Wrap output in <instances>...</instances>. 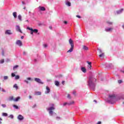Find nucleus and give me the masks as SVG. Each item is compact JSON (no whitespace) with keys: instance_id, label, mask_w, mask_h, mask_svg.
Returning a JSON list of instances; mask_svg holds the SVG:
<instances>
[{"instance_id":"nucleus-1","label":"nucleus","mask_w":124,"mask_h":124,"mask_svg":"<svg viewBox=\"0 0 124 124\" xmlns=\"http://www.w3.org/2000/svg\"><path fill=\"white\" fill-rule=\"evenodd\" d=\"M95 82H96V79L93 77H90L88 82L89 87L91 88H94V87H95Z\"/></svg>"},{"instance_id":"nucleus-2","label":"nucleus","mask_w":124,"mask_h":124,"mask_svg":"<svg viewBox=\"0 0 124 124\" xmlns=\"http://www.w3.org/2000/svg\"><path fill=\"white\" fill-rule=\"evenodd\" d=\"M69 43L70 45H71V48L67 51V53H71L73 51V49H74V43H73V40L71 39L69 40Z\"/></svg>"},{"instance_id":"nucleus-3","label":"nucleus","mask_w":124,"mask_h":124,"mask_svg":"<svg viewBox=\"0 0 124 124\" xmlns=\"http://www.w3.org/2000/svg\"><path fill=\"white\" fill-rule=\"evenodd\" d=\"M55 110V108L54 107H51L47 108V111H49V114L51 116L53 115V110Z\"/></svg>"},{"instance_id":"nucleus-4","label":"nucleus","mask_w":124,"mask_h":124,"mask_svg":"<svg viewBox=\"0 0 124 124\" xmlns=\"http://www.w3.org/2000/svg\"><path fill=\"white\" fill-rule=\"evenodd\" d=\"M16 44L18 45V46H19V47L23 46V43H22V41L20 40L16 41Z\"/></svg>"},{"instance_id":"nucleus-5","label":"nucleus","mask_w":124,"mask_h":124,"mask_svg":"<svg viewBox=\"0 0 124 124\" xmlns=\"http://www.w3.org/2000/svg\"><path fill=\"white\" fill-rule=\"evenodd\" d=\"M34 81L35 82H36L37 83H38L39 84H43V82L42 81H41V79H40V78H34Z\"/></svg>"},{"instance_id":"nucleus-6","label":"nucleus","mask_w":124,"mask_h":124,"mask_svg":"<svg viewBox=\"0 0 124 124\" xmlns=\"http://www.w3.org/2000/svg\"><path fill=\"white\" fill-rule=\"evenodd\" d=\"M16 30L17 31H19V32H21V33H23V32H22V31L21 30V29L20 28V26L16 25Z\"/></svg>"},{"instance_id":"nucleus-7","label":"nucleus","mask_w":124,"mask_h":124,"mask_svg":"<svg viewBox=\"0 0 124 124\" xmlns=\"http://www.w3.org/2000/svg\"><path fill=\"white\" fill-rule=\"evenodd\" d=\"M17 119L19 121H23V120H24V116H22L21 114H19L17 117Z\"/></svg>"},{"instance_id":"nucleus-8","label":"nucleus","mask_w":124,"mask_h":124,"mask_svg":"<svg viewBox=\"0 0 124 124\" xmlns=\"http://www.w3.org/2000/svg\"><path fill=\"white\" fill-rule=\"evenodd\" d=\"M87 63H88V64H89V65H88V67L89 69H92V65L91 64H92V62L87 61Z\"/></svg>"},{"instance_id":"nucleus-9","label":"nucleus","mask_w":124,"mask_h":124,"mask_svg":"<svg viewBox=\"0 0 124 124\" xmlns=\"http://www.w3.org/2000/svg\"><path fill=\"white\" fill-rule=\"evenodd\" d=\"M32 81V79H31V78H27V80H24V82H25V83H27V84H29V81Z\"/></svg>"},{"instance_id":"nucleus-10","label":"nucleus","mask_w":124,"mask_h":124,"mask_svg":"<svg viewBox=\"0 0 124 124\" xmlns=\"http://www.w3.org/2000/svg\"><path fill=\"white\" fill-rule=\"evenodd\" d=\"M74 103V102L72 101L70 103H65L63 104V106H65L66 105H71L72 104H73Z\"/></svg>"},{"instance_id":"nucleus-11","label":"nucleus","mask_w":124,"mask_h":124,"mask_svg":"<svg viewBox=\"0 0 124 124\" xmlns=\"http://www.w3.org/2000/svg\"><path fill=\"white\" fill-rule=\"evenodd\" d=\"M82 49L85 51H88V50H89V48L86 46H82Z\"/></svg>"},{"instance_id":"nucleus-12","label":"nucleus","mask_w":124,"mask_h":124,"mask_svg":"<svg viewBox=\"0 0 124 124\" xmlns=\"http://www.w3.org/2000/svg\"><path fill=\"white\" fill-rule=\"evenodd\" d=\"M106 31H113V28H107L105 30Z\"/></svg>"},{"instance_id":"nucleus-13","label":"nucleus","mask_w":124,"mask_h":124,"mask_svg":"<svg viewBox=\"0 0 124 124\" xmlns=\"http://www.w3.org/2000/svg\"><path fill=\"white\" fill-rule=\"evenodd\" d=\"M20 99H21V98L19 96H18V97H16V98H15L14 99V101H15V102L19 101V100H20Z\"/></svg>"},{"instance_id":"nucleus-14","label":"nucleus","mask_w":124,"mask_h":124,"mask_svg":"<svg viewBox=\"0 0 124 124\" xmlns=\"http://www.w3.org/2000/svg\"><path fill=\"white\" fill-rule=\"evenodd\" d=\"M81 71H82V72H84V73H86V72H87V69H86V68L85 67H82Z\"/></svg>"},{"instance_id":"nucleus-15","label":"nucleus","mask_w":124,"mask_h":124,"mask_svg":"<svg viewBox=\"0 0 124 124\" xmlns=\"http://www.w3.org/2000/svg\"><path fill=\"white\" fill-rule=\"evenodd\" d=\"M46 93H50V88H49L48 86H46Z\"/></svg>"},{"instance_id":"nucleus-16","label":"nucleus","mask_w":124,"mask_h":124,"mask_svg":"<svg viewBox=\"0 0 124 124\" xmlns=\"http://www.w3.org/2000/svg\"><path fill=\"white\" fill-rule=\"evenodd\" d=\"M39 8L41 11H45L46 10V9L44 7H39Z\"/></svg>"},{"instance_id":"nucleus-17","label":"nucleus","mask_w":124,"mask_h":124,"mask_svg":"<svg viewBox=\"0 0 124 124\" xmlns=\"http://www.w3.org/2000/svg\"><path fill=\"white\" fill-rule=\"evenodd\" d=\"M13 15L15 18H17V13L16 12H14L13 13Z\"/></svg>"},{"instance_id":"nucleus-18","label":"nucleus","mask_w":124,"mask_h":124,"mask_svg":"<svg viewBox=\"0 0 124 124\" xmlns=\"http://www.w3.org/2000/svg\"><path fill=\"white\" fill-rule=\"evenodd\" d=\"M14 99H15V98H14V97H13V96H10L9 97V100L10 101H12L13 100L14 101Z\"/></svg>"},{"instance_id":"nucleus-19","label":"nucleus","mask_w":124,"mask_h":124,"mask_svg":"<svg viewBox=\"0 0 124 124\" xmlns=\"http://www.w3.org/2000/svg\"><path fill=\"white\" fill-rule=\"evenodd\" d=\"M35 95H41V92H37L35 93Z\"/></svg>"},{"instance_id":"nucleus-20","label":"nucleus","mask_w":124,"mask_h":124,"mask_svg":"<svg viewBox=\"0 0 124 124\" xmlns=\"http://www.w3.org/2000/svg\"><path fill=\"white\" fill-rule=\"evenodd\" d=\"M6 33H7V34H11V31L10 30H7L6 31Z\"/></svg>"},{"instance_id":"nucleus-21","label":"nucleus","mask_w":124,"mask_h":124,"mask_svg":"<svg viewBox=\"0 0 124 124\" xmlns=\"http://www.w3.org/2000/svg\"><path fill=\"white\" fill-rule=\"evenodd\" d=\"M13 88H15L16 90H18V85H17V84H15Z\"/></svg>"},{"instance_id":"nucleus-22","label":"nucleus","mask_w":124,"mask_h":124,"mask_svg":"<svg viewBox=\"0 0 124 124\" xmlns=\"http://www.w3.org/2000/svg\"><path fill=\"white\" fill-rule=\"evenodd\" d=\"M2 116H3V117H7V116H8V114L5 112H3L2 114Z\"/></svg>"},{"instance_id":"nucleus-23","label":"nucleus","mask_w":124,"mask_h":124,"mask_svg":"<svg viewBox=\"0 0 124 124\" xmlns=\"http://www.w3.org/2000/svg\"><path fill=\"white\" fill-rule=\"evenodd\" d=\"M18 19L19 20V21H22V16H21V15H18Z\"/></svg>"},{"instance_id":"nucleus-24","label":"nucleus","mask_w":124,"mask_h":124,"mask_svg":"<svg viewBox=\"0 0 124 124\" xmlns=\"http://www.w3.org/2000/svg\"><path fill=\"white\" fill-rule=\"evenodd\" d=\"M33 32L37 33L38 32V30L37 29H34L33 30Z\"/></svg>"},{"instance_id":"nucleus-25","label":"nucleus","mask_w":124,"mask_h":124,"mask_svg":"<svg viewBox=\"0 0 124 124\" xmlns=\"http://www.w3.org/2000/svg\"><path fill=\"white\" fill-rule=\"evenodd\" d=\"M20 78V76H16L15 77V79H16V80H18V79Z\"/></svg>"},{"instance_id":"nucleus-26","label":"nucleus","mask_w":124,"mask_h":124,"mask_svg":"<svg viewBox=\"0 0 124 124\" xmlns=\"http://www.w3.org/2000/svg\"><path fill=\"white\" fill-rule=\"evenodd\" d=\"M55 84L56 86H59V85H60V82H59L58 81H55Z\"/></svg>"},{"instance_id":"nucleus-27","label":"nucleus","mask_w":124,"mask_h":124,"mask_svg":"<svg viewBox=\"0 0 124 124\" xmlns=\"http://www.w3.org/2000/svg\"><path fill=\"white\" fill-rule=\"evenodd\" d=\"M109 97H110V98H115V95H109Z\"/></svg>"},{"instance_id":"nucleus-28","label":"nucleus","mask_w":124,"mask_h":124,"mask_svg":"<svg viewBox=\"0 0 124 124\" xmlns=\"http://www.w3.org/2000/svg\"><path fill=\"white\" fill-rule=\"evenodd\" d=\"M99 57L100 58H101V57H104V53L100 54V55H99Z\"/></svg>"},{"instance_id":"nucleus-29","label":"nucleus","mask_w":124,"mask_h":124,"mask_svg":"<svg viewBox=\"0 0 124 124\" xmlns=\"http://www.w3.org/2000/svg\"><path fill=\"white\" fill-rule=\"evenodd\" d=\"M18 67H19L18 65H15L14 67H13V70H15V69H16V68H18Z\"/></svg>"},{"instance_id":"nucleus-30","label":"nucleus","mask_w":124,"mask_h":124,"mask_svg":"<svg viewBox=\"0 0 124 124\" xmlns=\"http://www.w3.org/2000/svg\"><path fill=\"white\" fill-rule=\"evenodd\" d=\"M66 4H67V5H68V6H71V3H70V2H67Z\"/></svg>"},{"instance_id":"nucleus-31","label":"nucleus","mask_w":124,"mask_h":124,"mask_svg":"<svg viewBox=\"0 0 124 124\" xmlns=\"http://www.w3.org/2000/svg\"><path fill=\"white\" fill-rule=\"evenodd\" d=\"M98 53H99V54H102V53H103V52H102V51L101 50V49H98Z\"/></svg>"},{"instance_id":"nucleus-32","label":"nucleus","mask_w":124,"mask_h":124,"mask_svg":"<svg viewBox=\"0 0 124 124\" xmlns=\"http://www.w3.org/2000/svg\"><path fill=\"white\" fill-rule=\"evenodd\" d=\"M13 107H14V108H15L16 109H19V107H18L17 106H16L15 105H13Z\"/></svg>"},{"instance_id":"nucleus-33","label":"nucleus","mask_w":124,"mask_h":124,"mask_svg":"<svg viewBox=\"0 0 124 124\" xmlns=\"http://www.w3.org/2000/svg\"><path fill=\"white\" fill-rule=\"evenodd\" d=\"M67 97L69 98V99H71V96H70V94H68Z\"/></svg>"},{"instance_id":"nucleus-34","label":"nucleus","mask_w":124,"mask_h":124,"mask_svg":"<svg viewBox=\"0 0 124 124\" xmlns=\"http://www.w3.org/2000/svg\"><path fill=\"white\" fill-rule=\"evenodd\" d=\"M4 62V59H1L0 61V63H3Z\"/></svg>"},{"instance_id":"nucleus-35","label":"nucleus","mask_w":124,"mask_h":124,"mask_svg":"<svg viewBox=\"0 0 124 124\" xmlns=\"http://www.w3.org/2000/svg\"><path fill=\"white\" fill-rule=\"evenodd\" d=\"M7 79H8V77L6 76H4V80H7Z\"/></svg>"},{"instance_id":"nucleus-36","label":"nucleus","mask_w":124,"mask_h":124,"mask_svg":"<svg viewBox=\"0 0 124 124\" xmlns=\"http://www.w3.org/2000/svg\"><path fill=\"white\" fill-rule=\"evenodd\" d=\"M123 10H124V9H122L120 10V11H118L117 12V13H121V12H122Z\"/></svg>"},{"instance_id":"nucleus-37","label":"nucleus","mask_w":124,"mask_h":124,"mask_svg":"<svg viewBox=\"0 0 124 124\" xmlns=\"http://www.w3.org/2000/svg\"><path fill=\"white\" fill-rule=\"evenodd\" d=\"M9 118H10L11 119H13L14 116L13 115L11 114L9 116Z\"/></svg>"},{"instance_id":"nucleus-38","label":"nucleus","mask_w":124,"mask_h":124,"mask_svg":"<svg viewBox=\"0 0 124 124\" xmlns=\"http://www.w3.org/2000/svg\"><path fill=\"white\" fill-rule=\"evenodd\" d=\"M123 82V81L122 80H119L118 81V83H119V84H121Z\"/></svg>"},{"instance_id":"nucleus-39","label":"nucleus","mask_w":124,"mask_h":124,"mask_svg":"<svg viewBox=\"0 0 124 124\" xmlns=\"http://www.w3.org/2000/svg\"><path fill=\"white\" fill-rule=\"evenodd\" d=\"M12 77H15L16 76L15 75V74L12 73Z\"/></svg>"},{"instance_id":"nucleus-40","label":"nucleus","mask_w":124,"mask_h":124,"mask_svg":"<svg viewBox=\"0 0 124 124\" xmlns=\"http://www.w3.org/2000/svg\"><path fill=\"white\" fill-rule=\"evenodd\" d=\"M1 106L3 108H5V107H6V105H4V104H2Z\"/></svg>"},{"instance_id":"nucleus-41","label":"nucleus","mask_w":124,"mask_h":124,"mask_svg":"<svg viewBox=\"0 0 124 124\" xmlns=\"http://www.w3.org/2000/svg\"><path fill=\"white\" fill-rule=\"evenodd\" d=\"M43 46H44V48H46V47H47V46L46 44H44V45H43Z\"/></svg>"},{"instance_id":"nucleus-42","label":"nucleus","mask_w":124,"mask_h":124,"mask_svg":"<svg viewBox=\"0 0 124 124\" xmlns=\"http://www.w3.org/2000/svg\"><path fill=\"white\" fill-rule=\"evenodd\" d=\"M1 91L3 92L4 93H5V90H4V89H3V88H1Z\"/></svg>"},{"instance_id":"nucleus-43","label":"nucleus","mask_w":124,"mask_h":124,"mask_svg":"<svg viewBox=\"0 0 124 124\" xmlns=\"http://www.w3.org/2000/svg\"><path fill=\"white\" fill-rule=\"evenodd\" d=\"M107 23L108 24H109V25H112V22H109V21H107Z\"/></svg>"},{"instance_id":"nucleus-44","label":"nucleus","mask_w":124,"mask_h":124,"mask_svg":"<svg viewBox=\"0 0 124 124\" xmlns=\"http://www.w3.org/2000/svg\"><path fill=\"white\" fill-rule=\"evenodd\" d=\"M2 56H4V51H3V50L2 51Z\"/></svg>"},{"instance_id":"nucleus-45","label":"nucleus","mask_w":124,"mask_h":124,"mask_svg":"<svg viewBox=\"0 0 124 124\" xmlns=\"http://www.w3.org/2000/svg\"><path fill=\"white\" fill-rule=\"evenodd\" d=\"M63 23H64V24H65V25H66V24H67V21H64L63 22Z\"/></svg>"},{"instance_id":"nucleus-46","label":"nucleus","mask_w":124,"mask_h":124,"mask_svg":"<svg viewBox=\"0 0 124 124\" xmlns=\"http://www.w3.org/2000/svg\"><path fill=\"white\" fill-rule=\"evenodd\" d=\"M76 93H77V92H76L74 91V92H73V94H74V95H76Z\"/></svg>"},{"instance_id":"nucleus-47","label":"nucleus","mask_w":124,"mask_h":124,"mask_svg":"<svg viewBox=\"0 0 124 124\" xmlns=\"http://www.w3.org/2000/svg\"><path fill=\"white\" fill-rule=\"evenodd\" d=\"M65 82V81H62V85H64Z\"/></svg>"},{"instance_id":"nucleus-48","label":"nucleus","mask_w":124,"mask_h":124,"mask_svg":"<svg viewBox=\"0 0 124 124\" xmlns=\"http://www.w3.org/2000/svg\"><path fill=\"white\" fill-rule=\"evenodd\" d=\"M76 17H77V18H81V16H76Z\"/></svg>"},{"instance_id":"nucleus-49","label":"nucleus","mask_w":124,"mask_h":124,"mask_svg":"<svg viewBox=\"0 0 124 124\" xmlns=\"http://www.w3.org/2000/svg\"><path fill=\"white\" fill-rule=\"evenodd\" d=\"M56 119H57V120H60V119H61V117H56Z\"/></svg>"},{"instance_id":"nucleus-50","label":"nucleus","mask_w":124,"mask_h":124,"mask_svg":"<svg viewBox=\"0 0 124 124\" xmlns=\"http://www.w3.org/2000/svg\"><path fill=\"white\" fill-rule=\"evenodd\" d=\"M97 124H101V122L99 121V122L97 123Z\"/></svg>"},{"instance_id":"nucleus-51","label":"nucleus","mask_w":124,"mask_h":124,"mask_svg":"<svg viewBox=\"0 0 124 124\" xmlns=\"http://www.w3.org/2000/svg\"><path fill=\"white\" fill-rule=\"evenodd\" d=\"M31 34H33V31H31Z\"/></svg>"},{"instance_id":"nucleus-52","label":"nucleus","mask_w":124,"mask_h":124,"mask_svg":"<svg viewBox=\"0 0 124 124\" xmlns=\"http://www.w3.org/2000/svg\"><path fill=\"white\" fill-rule=\"evenodd\" d=\"M30 31H33V29H32V28H30Z\"/></svg>"},{"instance_id":"nucleus-53","label":"nucleus","mask_w":124,"mask_h":124,"mask_svg":"<svg viewBox=\"0 0 124 124\" xmlns=\"http://www.w3.org/2000/svg\"><path fill=\"white\" fill-rule=\"evenodd\" d=\"M2 121V119L1 118H0V124H1V121Z\"/></svg>"},{"instance_id":"nucleus-54","label":"nucleus","mask_w":124,"mask_h":124,"mask_svg":"<svg viewBox=\"0 0 124 124\" xmlns=\"http://www.w3.org/2000/svg\"><path fill=\"white\" fill-rule=\"evenodd\" d=\"M29 98H30V99H31V96L29 95Z\"/></svg>"},{"instance_id":"nucleus-55","label":"nucleus","mask_w":124,"mask_h":124,"mask_svg":"<svg viewBox=\"0 0 124 124\" xmlns=\"http://www.w3.org/2000/svg\"><path fill=\"white\" fill-rule=\"evenodd\" d=\"M21 39H24V36H21Z\"/></svg>"},{"instance_id":"nucleus-56","label":"nucleus","mask_w":124,"mask_h":124,"mask_svg":"<svg viewBox=\"0 0 124 124\" xmlns=\"http://www.w3.org/2000/svg\"><path fill=\"white\" fill-rule=\"evenodd\" d=\"M27 29H28V30H29V31H30V30H31V28H30V27L27 28Z\"/></svg>"},{"instance_id":"nucleus-57","label":"nucleus","mask_w":124,"mask_h":124,"mask_svg":"<svg viewBox=\"0 0 124 124\" xmlns=\"http://www.w3.org/2000/svg\"><path fill=\"white\" fill-rule=\"evenodd\" d=\"M49 29H50V30H52V26H50V27H49Z\"/></svg>"},{"instance_id":"nucleus-58","label":"nucleus","mask_w":124,"mask_h":124,"mask_svg":"<svg viewBox=\"0 0 124 124\" xmlns=\"http://www.w3.org/2000/svg\"><path fill=\"white\" fill-rule=\"evenodd\" d=\"M22 4H25V2H24V1H22Z\"/></svg>"},{"instance_id":"nucleus-59","label":"nucleus","mask_w":124,"mask_h":124,"mask_svg":"<svg viewBox=\"0 0 124 124\" xmlns=\"http://www.w3.org/2000/svg\"><path fill=\"white\" fill-rule=\"evenodd\" d=\"M94 102H95L96 103V100H94Z\"/></svg>"},{"instance_id":"nucleus-60","label":"nucleus","mask_w":124,"mask_h":124,"mask_svg":"<svg viewBox=\"0 0 124 124\" xmlns=\"http://www.w3.org/2000/svg\"><path fill=\"white\" fill-rule=\"evenodd\" d=\"M122 28L124 29V25L122 26Z\"/></svg>"},{"instance_id":"nucleus-61","label":"nucleus","mask_w":124,"mask_h":124,"mask_svg":"<svg viewBox=\"0 0 124 124\" xmlns=\"http://www.w3.org/2000/svg\"><path fill=\"white\" fill-rule=\"evenodd\" d=\"M23 9H26V7H24L23 8Z\"/></svg>"},{"instance_id":"nucleus-62","label":"nucleus","mask_w":124,"mask_h":124,"mask_svg":"<svg viewBox=\"0 0 124 124\" xmlns=\"http://www.w3.org/2000/svg\"><path fill=\"white\" fill-rule=\"evenodd\" d=\"M26 22H29V20H26Z\"/></svg>"},{"instance_id":"nucleus-63","label":"nucleus","mask_w":124,"mask_h":124,"mask_svg":"<svg viewBox=\"0 0 124 124\" xmlns=\"http://www.w3.org/2000/svg\"><path fill=\"white\" fill-rule=\"evenodd\" d=\"M123 104H124V102H123Z\"/></svg>"}]
</instances>
